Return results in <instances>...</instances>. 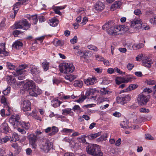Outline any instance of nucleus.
<instances>
[{
    "label": "nucleus",
    "mask_w": 156,
    "mask_h": 156,
    "mask_svg": "<svg viewBox=\"0 0 156 156\" xmlns=\"http://www.w3.org/2000/svg\"><path fill=\"white\" fill-rule=\"evenodd\" d=\"M104 30H106L108 33L112 35L116 36L121 34L127 30L123 26H117L114 27L111 23H106L102 26Z\"/></svg>",
    "instance_id": "nucleus-1"
},
{
    "label": "nucleus",
    "mask_w": 156,
    "mask_h": 156,
    "mask_svg": "<svg viewBox=\"0 0 156 156\" xmlns=\"http://www.w3.org/2000/svg\"><path fill=\"white\" fill-rule=\"evenodd\" d=\"M42 132L38 129L35 132V134L31 133L27 136V138L29 141V145L33 149L35 150L37 147V141L40 139L39 136Z\"/></svg>",
    "instance_id": "nucleus-2"
},
{
    "label": "nucleus",
    "mask_w": 156,
    "mask_h": 156,
    "mask_svg": "<svg viewBox=\"0 0 156 156\" xmlns=\"http://www.w3.org/2000/svg\"><path fill=\"white\" fill-rule=\"evenodd\" d=\"M86 151L88 154L94 156H102L103 155L100 147L96 144H89L86 147Z\"/></svg>",
    "instance_id": "nucleus-3"
},
{
    "label": "nucleus",
    "mask_w": 156,
    "mask_h": 156,
    "mask_svg": "<svg viewBox=\"0 0 156 156\" xmlns=\"http://www.w3.org/2000/svg\"><path fill=\"white\" fill-rule=\"evenodd\" d=\"M59 69L61 72L67 74L73 72L75 68L72 64L63 63L60 65Z\"/></svg>",
    "instance_id": "nucleus-4"
},
{
    "label": "nucleus",
    "mask_w": 156,
    "mask_h": 156,
    "mask_svg": "<svg viewBox=\"0 0 156 156\" xmlns=\"http://www.w3.org/2000/svg\"><path fill=\"white\" fill-rule=\"evenodd\" d=\"M40 149L46 153H47L52 148L53 144L45 138L41 140L39 142Z\"/></svg>",
    "instance_id": "nucleus-5"
},
{
    "label": "nucleus",
    "mask_w": 156,
    "mask_h": 156,
    "mask_svg": "<svg viewBox=\"0 0 156 156\" xmlns=\"http://www.w3.org/2000/svg\"><path fill=\"white\" fill-rule=\"evenodd\" d=\"M27 66L26 64L20 65L18 69H16V73L14 74L15 76H17L19 80H22L25 78L26 70L25 69Z\"/></svg>",
    "instance_id": "nucleus-6"
},
{
    "label": "nucleus",
    "mask_w": 156,
    "mask_h": 156,
    "mask_svg": "<svg viewBox=\"0 0 156 156\" xmlns=\"http://www.w3.org/2000/svg\"><path fill=\"white\" fill-rule=\"evenodd\" d=\"M14 25L16 29H20L25 30L29 29L30 26V24L25 19L16 22Z\"/></svg>",
    "instance_id": "nucleus-7"
},
{
    "label": "nucleus",
    "mask_w": 156,
    "mask_h": 156,
    "mask_svg": "<svg viewBox=\"0 0 156 156\" xmlns=\"http://www.w3.org/2000/svg\"><path fill=\"white\" fill-rule=\"evenodd\" d=\"M7 80L9 84L15 89H18L22 85H23L24 83L23 81L16 82L15 78L11 75L8 77Z\"/></svg>",
    "instance_id": "nucleus-8"
},
{
    "label": "nucleus",
    "mask_w": 156,
    "mask_h": 156,
    "mask_svg": "<svg viewBox=\"0 0 156 156\" xmlns=\"http://www.w3.org/2000/svg\"><path fill=\"white\" fill-rule=\"evenodd\" d=\"M149 100V96L146 95L144 93H140L139 94L137 99L138 104L141 105H146Z\"/></svg>",
    "instance_id": "nucleus-9"
},
{
    "label": "nucleus",
    "mask_w": 156,
    "mask_h": 156,
    "mask_svg": "<svg viewBox=\"0 0 156 156\" xmlns=\"http://www.w3.org/2000/svg\"><path fill=\"white\" fill-rule=\"evenodd\" d=\"M142 23L140 19H135L130 22V26L132 28L137 31L141 28Z\"/></svg>",
    "instance_id": "nucleus-10"
},
{
    "label": "nucleus",
    "mask_w": 156,
    "mask_h": 156,
    "mask_svg": "<svg viewBox=\"0 0 156 156\" xmlns=\"http://www.w3.org/2000/svg\"><path fill=\"white\" fill-rule=\"evenodd\" d=\"M20 118V116L18 115H12L10 118L9 120V122L12 124L13 127L14 128L16 127Z\"/></svg>",
    "instance_id": "nucleus-11"
},
{
    "label": "nucleus",
    "mask_w": 156,
    "mask_h": 156,
    "mask_svg": "<svg viewBox=\"0 0 156 156\" xmlns=\"http://www.w3.org/2000/svg\"><path fill=\"white\" fill-rule=\"evenodd\" d=\"M131 99L130 96L129 95H124L121 97H117V100L118 102L121 104H124L128 102Z\"/></svg>",
    "instance_id": "nucleus-12"
},
{
    "label": "nucleus",
    "mask_w": 156,
    "mask_h": 156,
    "mask_svg": "<svg viewBox=\"0 0 156 156\" xmlns=\"http://www.w3.org/2000/svg\"><path fill=\"white\" fill-rule=\"evenodd\" d=\"M153 63V61L149 57L145 56L142 60V64L144 66L149 68Z\"/></svg>",
    "instance_id": "nucleus-13"
},
{
    "label": "nucleus",
    "mask_w": 156,
    "mask_h": 156,
    "mask_svg": "<svg viewBox=\"0 0 156 156\" xmlns=\"http://www.w3.org/2000/svg\"><path fill=\"white\" fill-rule=\"evenodd\" d=\"M85 84L87 86H90L94 85L97 82L96 78L95 76L89 77L84 80Z\"/></svg>",
    "instance_id": "nucleus-14"
},
{
    "label": "nucleus",
    "mask_w": 156,
    "mask_h": 156,
    "mask_svg": "<svg viewBox=\"0 0 156 156\" xmlns=\"http://www.w3.org/2000/svg\"><path fill=\"white\" fill-rule=\"evenodd\" d=\"M105 8L104 4L101 2H98L95 5L93 10L94 9L97 12H101L104 10Z\"/></svg>",
    "instance_id": "nucleus-15"
},
{
    "label": "nucleus",
    "mask_w": 156,
    "mask_h": 156,
    "mask_svg": "<svg viewBox=\"0 0 156 156\" xmlns=\"http://www.w3.org/2000/svg\"><path fill=\"white\" fill-rule=\"evenodd\" d=\"M131 78L124 77H118L115 79V82L117 84H120L123 83H128L130 81Z\"/></svg>",
    "instance_id": "nucleus-16"
},
{
    "label": "nucleus",
    "mask_w": 156,
    "mask_h": 156,
    "mask_svg": "<svg viewBox=\"0 0 156 156\" xmlns=\"http://www.w3.org/2000/svg\"><path fill=\"white\" fill-rule=\"evenodd\" d=\"M22 107L24 112L29 111L31 109L30 103L28 100H24L23 101Z\"/></svg>",
    "instance_id": "nucleus-17"
},
{
    "label": "nucleus",
    "mask_w": 156,
    "mask_h": 156,
    "mask_svg": "<svg viewBox=\"0 0 156 156\" xmlns=\"http://www.w3.org/2000/svg\"><path fill=\"white\" fill-rule=\"evenodd\" d=\"M21 4V2H17L13 6V10L14 11V14L10 15V17L12 18H14L15 17L17 13L19 6Z\"/></svg>",
    "instance_id": "nucleus-18"
},
{
    "label": "nucleus",
    "mask_w": 156,
    "mask_h": 156,
    "mask_svg": "<svg viewBox=\"0 0 156 156\" xmlns=\"http://www.w3.org/2000/svg\"><path fill=\"white\" fill-rule=\"evenodd\" d=\"M30 68L31 73L34 76L40 73L38 67L35 65H31Z\"/></svg>",
    "instance_id": "nucleus-19"
},
{
    "label": "nucleus",
    "mask_w": 156,
    "mask_h": 156,
    "mask_svg": "<svg viewBox=\"0 0 156 156\" xmlns=\"http://www.w3.org/2000/svg\"><path fill=\"white\" fill-rule=\"evenodd\" d=\"M23 45V44L21 41L19 40H17L12 44V48L13 49L19 50L22 48Z\"/></svg>",
    "instance_id": "nucleus-20"
},
{
    "label": "nucleus",
    "mask_w": 156,
    "mask_h": 156,
    "mask_svg": "<svg viewBox=\"0 0 156 156\" xmlns=\"http://www.w3.org/2000/svg\"><path fill=\"white\" fill-rule=\"evenodd\" d=\"M122 3V2L121 1H117L115 2L111 6V10L112 11H114L115 9L120 8Z\"/></svg>",
    "instance_id": "nucleus-21"
},
{
    "label": "nucleus",
    "mask_w": 156,
    "mask_h": 156,
    "mask_svg": "<svg viewBox=\"0 0 156 156\" xmlns=\"http://www.w3.org/2000/svg\"><path fill=\"white\" fill-rule=\"evenodd\" d=\"M8 55V52L5 50V44L3 43L0 44V55L6 56Z\"/></svg>",
    "instance_id": "nucleus-22"
},
{
    "label": "nucleus",
    "mask_w": 156,
    "mask_h": 156,
    "mask_svg": "<svg viewBox=\"0 0 156 156\" xmlns=\"http://www.w3.org/2000/svg\"><path fill=\"white\" fill-rule=\"evenodd\" d=\"M1 127L2 131L5 133H8L10 130L8 124L5 122L2 124Z\"/></svg>",
    "instance_id": "nucleus-23"
},
{
    "label": "nucleus",
    "mask_w": 156,
    "mask_h": 156,
    "mask_svg": "<svg viewBox=\"0 0 156 156\" xmlns=\"http://www.w3.org/2000/svg\"><path fill=\"white\" fill-rule=\"evenodd\" d=\"M20 126L26 130H28L30 127V123L29 122H26L24 121H21L20 123Z\"/></svg>",
    "instance_id": "nucleus-24"
},
{
    "label": "nucleus",
    "mask_w": 156,
    "mask_h": 156,
    "mask_svg": "<svg viewBox=\"0 0 156 156\" xmlns=\"http://www.w3.org/2000/svg\"><path fill=\"white\" fill-rule=\"evenodd\" d=\"M48 22L51 26L53 27L56 26L58 23V20L55 18L49 20Z\"/></svg>",
    "instance_id": "nucleus-25"
},
{
    "label": "nucleus",
    "mask_w": 156,
    "mask_h": 156,
    "mask_svg": "<svg viewBox=\"0 0 156 156\" xmlns=\"http://www.w3.org/2000/svg\"><path fill=\"white\" fill-rule=\"evenodd\" d=\"M27 17L29 20L33 22L34 24H36L38 21V19L36 15L31 16L28 15L27 16Z\"/></svg>",
    "instance_id": "nucleus-26"
},
{
    "label": "nucleus",
    "mask_w": 156,
    "mask_h": 156,
    "mask_svg": "<svg viewBox=\"0 0 156 156\" xmlns=\"http://www.w3.org/2000/svg\"><path fill=\"white\" fill-rule=\"evenodd\" d=\"M35 85L34 82L32 80L27 82L25 84V86L27 87L28 90H29L34 87Z\"/></svg>",
    "instance_id": "nucleus-27"
},
{
    "label": "nucleus",
    "mask_w": 156,
    "mask_h": 156,
    "mask_svg": "<svg viewBox=\"0 0 156 156\" xmlns=\"http://www.w3.org/2000/svg\"><path fill=\"white\" fill-rule=\"evenodd\" d=\"M12 147L14 148L16 151V153H19L21 150V147L19 146L16 143H13L11 144Z\"/></svg>",
    "instance_id": "nucleus-28"
},
{
    "label": "nucleus",
    "mask_w": 156,
    "mask_h": 156,
    "mask_svg": "<svg viewBox=\"0 0 156 156\" xmlns=\"http://www.w3.org/2000/svg\"><path fill=\"white\" fill-rule=\"evenodd\" d=\"M61 102L57 99H54L51 101V104L52 106L56 108L60 106Z\"/></svg>",
    "instance_id": "nucleus-29"
},
{
    "label": "nucleus",
    "mask_w": 156,
    "mask_h": 156,
    "mask_svg": "<svg viewBox=\"0 0 156 156\" xmlns=\"http://www.w3.org/2000/svg\"><path fill=\"white\" fill-rule=\"evenodd\" d=\"M138 86V85L136 84H131L124 91L125 92H128L131 90L136 89Z\"/></svg>",
    "instance_id": "nucleus-30"
},
{
    "label": "nucleus",
    "mask_w": 156,
    "mask_h": 156,
    "mask_svg": "<svg viewBox=\"0 0 156 156\" xmlns=\"http://www.w3.org/2000/svg\"><path fill=\"white\" fill-rule=\"evenodd\" d=\"M77 77L76 75H73L72 74L66 75L65 76V79L69 80L70 82H72Z\"/></svg>",
    "instance_id": "nucleus-31"
},
{
    "label": "nucleus",
    "mask_w": 156,
    "mask_h": 156,
    "mask_svg": "<svg viewBox=\"0 0 156 156\" xmlns=\"http://www.w3.org/2000/svg\"><path fill=\"white\" fill-rule=\"evenodd\" d=\"M72 109L71 108H67L62 110V114L63 115H71L73 114V112L71 111Z\"/></svg>",
    "instance_id": "nucleus-32"
},
{
    "label": "nucleus",
    "mask_w": 156,
    "mask_h": 156,
    "mask_svg": "<svg viewBox=\"0 0 156 156\" xmlns=\"http://www.w3.org/2000/svg\"><path fill=\"white\" fill-rule=\"evenodd\" d=\"M144 46V44L141 43H139L138 44H135L133 45L132 48L133 50H137L143 48Z\"/></svg>",
    "instance_id": "nucleus-33"
},
{
    "label": "nucleus",
    "mask_w": 156,
    "mask_h": 156,
    "mask_svg": "<svg viewBox=\"0 0 156 156\" xmlns=\"http://www.w3.org/2000/svg\"><path fill=\"white\" fill-rule=\"evenodd\" d=\"M73 131V129L67 128H63L61 131L62 133L64 135L70 134Z\"/></svg>",
    "instance_id": "nucleus-34"
},
{
    "label": "nucleus",
    "mask_w": 156,
    "mask_h": 156,
    "mask_svg": "<svg viewBox=\"0 0 156 156\" xmlns=\"http://www.w3.org/2000/svg\"><path fill=\"white\" fill-rule=\"evenodd\" d=\"M83 85V82L81 80H76L74 81V86L75 87H81Z\"/></svg>",
    "instance_id": "nucleus-35"
},
{
    "label": "nucleus",
    "mask_w": 156,
    "mask_h": 156,
    "mask_svg": "<svg viewBox=\"0 0 156 156\" xmlns=\"http://www.w3.org/2000/svg\"><path fill=\"white\" fill-rule=\"evenodd\" d=\"M101 135L100 132H98L94 134H92L88 135L87 136L90 139H93Z\"/></svg>",
    "instance_id": "nucleus-36"
},
{
    "label": "nucleus",
    "mask_w": 156,
    "mask_h": 156,
    "mask_svg": "<svg viewBox=\"0 0 156 156\" xmlns=\"http://www.w3.org/2000/svg\"><path fill=\"white\" fill-rule=\"evenodd\" d=\"M42 66L44 71H47L49 67V63L46 61H44L42 64Z\"/></svg>",
    "instance_id": "nucleus-37"
},
{
    "label": "nucleus",
    "mask_w": 156,
    "mask_h": 156,
    "mask_svg": "<svg viewBox=\"0 0 156 156\" xmlns=\"http://www.w3.org/2000/svg\"><path fill=\"white\" fill-rule=\"evenodd\" d=\"M11 138L9 136H6L2 138H0V143L1 144L6 143L10 140Z\"/></svg>",
    "instance_id": "nucleus-38"
},
{
    "label": "nucleus",
    "mask_w": 156,
    "mask_h": 156,
    "mask_svg": "<svg viewBox=\"0 0 156 156\" xmlns=\"http://www.w3.org/2000/svg\"><path fill=\"white\" fill-rule=\"evenodd\" d=\"M19 136L16 133H14L12 134V138L11 140V142H16L18 140Z\"/></svg>",
    "instance_id": "nucleus-39"
},
{
    "label": "nucleus",
    "mask_w": 156,
    "mask_h": 156,
    "mask_svg": "<svg viewBox=\"0 0 156 156\" xmlns=\"http://www.w3.org/2000/svg\"><path fill=\"white\" fill-rule=\"evenodd\" d=\"M145 83L147 85H153L156 83V81L154 80L149 79L146 80Z\"/></svg>",
    "instance_id": "nucleus-40"
},
{
    "label": "nucleus",
    "mask_w": 156,
    "mask_h": 156,
    "mask_svg": "<svg viewBox=\"0 0 156 156\" xmlns=\"http://www.w3.org/2000/svg\"><path fill=\"white\" fill-rule=\"evenodd\" d=\"M51 130L52 132L49 134L50 136L54 135L58 131V129L57 127L53 126L52 127Z\"/></svg>",
    "instance_id": "nucleus-41"
},
{
    "label": "nucleus",
    "mask_w": 156,
    "mask_h": 156,
    "mask_svg": "<svg viewBox=\"0 0 156 156\" xmlns=\"http://www.w3.org/2000/svg\"><path fill=\"white\" fill-rule=\"evenodd\" d=\"M33 88L34 89L35 92L36 93V97H37L38 95L42 93V90L38 87L35 85L34 87Z\"/></svg>",
    "instance_id": "nucleus-42"
},
{
    "label": "nucleus",
    "mask_w": 156,
    "mask_h": 156,
    "mask_svg": "<svg viewBox=\"0 0 156 156\" xmlns=\"http://www.w3.org/2000/svg\"><path fill=\"white\" fill-rule=\"evenodd\" d=\"M6 66L8 69L10 70H15L16 68V67L15 65L9 62L6 63Z\"/></svg>",
    "instance_id": "nucleus-43"
},
{
    "label": "nucleus",
    "mask_w": 156,
    "mask_h": 156,
    "mask_svg": "<svg viewBox=\"0 0 156 156\" xmlns=\"http://www.w3.org/2000/svg\"><path fill=\"white\" fill-rule=\"evenodd\" d=\"M54 44L56 46H62L63 45L64 43L62 41H61L60 40H57L55 41Z\"/></svg>",
    "instance_id": "nucleus-44"
},
{
    "label": "nucleus",
    "mask_w": 156,
    "mask_h": 156,
    "mask_svg": "<svg viewBox=\"0 0 156 156\" xmlns=\"http://www.w3.org/2000/svg\"><path fill=\"white\" fill-rule=\"evenodd\" d=\"M98 100L100 103L104 101H109L108 98H104L103 97H98Z\"/></svg>",
    "instance_id": "nucleus-45"
},
{
    "label": "nucleus",
    "mask_w": 156,
    "mask_h": 156,
    "mask_svg": "<svg viewBox=\"0 0 156 156\" xmlns=\"http://www.w3.org/2000/svg\"><path fill=\"white\" fill-rule=\"evenodd\" d=\"M86 98V97L84 95L81 96L78 99L76 100L75 101L79 103H82Z\"/></svg>",
    "instance_id": "nucleus-46"
},
{
    "label": "nucleus",
    "mask_w": 156,
    "mask_h": 156,
    "mask_svg": "<svg viewBox=\"0 0 156 156\" xmlns=\"http://www.w3.org/2000/svg\"><path fill=\"white\" fill-rule=\"evenodd\" d=\"M87 48L88 49L93 50L95 51H98V49L97 48L93 45H89L87 46Z\"/></svg>",
    "instance_id": "nucleus-47"
},
{
    "label": "nucleus",
    "mask_w": 156,
    "mask_h": 156,
    "mask_svg": "<svg viewBox=\"0 0 156 156\" xmlns=\"http://www.w3.org/2000/svg\"><path fill=\"white\" fill-rule=\"evenodd\" d=\"M139 111L140 112L147 113L150 112L149 110L144 108H142L140 109Z\"/></svg>",
    "instance_id": "nucleus-48"
},
{
    "label": "nucleus",
    "mask_w": 156,
    "mask_h": 156,
    "mask_svg": "<svg viewBox=\"0 0 156 156\" xmlns=\"http://www.w3.org/2000/svg\"><path fill=\"white\" fill-rule=\"evenodd\" d=\"M28 92H29L30 95L32 96L36 97V94H35L36 93L35 92L34 89V88H32L30 90H29Z\"/></svg>",
    "instance_id": "nucleus-49"
},
{
    "label": "nucleus",
    "mask_w": 156,
    "mask_h": 156,
    "mask_svg": "<svg viewBox=\"0 0 156 156\" xmlns=\"http://www.w3.org/2000/svg\"><path fill=\"white\" fill-rule=\"evenodd\" d=\"M10 90L11 87H8L6 89L3 91V93L4 95H7L10 93Z\"/></svg>",
    "instance_id": "nucleus-50"
},
{
    "label": "nucleus",
    "mask_w": 156,
    "mask_h": 156,
    "mask_svg": "<svg viewBox=\"0 0 156 156\" xmlns=\"http://www.w3.org/2000/svg\"><path fill=\"white\" fill-rule=\"evenodd\" d=\"M152 92V90L149 88H146L144 89L142 93H144V94L145 93L149 94L151 93Z\"/></svg>",
    "instance_id": "nucleus-51"
},
{
    "label": "nucleus",
    "mask_w": 156,
    "mask_h": 156,
    "mask_svg": "<svg viewBox=\"0 0 156 156\" xmlns=\"http://www.w3.org/2000/svg\"><path fill=\"white\" fill-rule=\"evenodd\" d=\"M77 55H80V56H83L84 55V53L82 50L79 49L77 51L75 52Z\"/></svg>",
    "instance_id": "nucleus-52"
},
{
    "label": "nucleus",
    "mask_w": 156,
    "mask_h": 156,
    "mask_svg": "<svg viewBox=\"0 0 156 156\" xmlns=\"http://www.w3.org/2000/svg\"><path fill=\"white\" fill-rule=\"evenodd\" d=\"M77 41V37L76 36H75L74 37L70 40V41L72 44H74L76 43Z\"/></svg>",
    "instance_id": "nucleus-53"
},
{
    "label": "nucleus",
    "mask_w": 156,
    "mask_h": 156,
    "mask_svg": "<svg viewBox=\"0 0 156 156\" xmlns=\"http://www.w3.org/2000/svg\"><path fill=\"white\" fill-rule=\"evenodd\" d=\"M7 99L4 96H3L2 97L1 99V102L3 104L5 105H7L6 102Z\"/></svg>",
    "instance_id": "nucleus-54"
},
{
    "label": "nucleus",
    "mask_w": 156,
    "mask_h": 156,
    "mask_svg": "<svg viewBox=\"0 0 156 156\" xmlns=\"http://www.w3.org/2000/svg\"><path fill=\"white\" fill-rule=\"evenodd\" d=\"M22 33V32H21L20 31L16 30H14L13 31V34L15 37H16L19 35L21 34Z\"/></svg>",
    "instance_id": "nucleus-55"
},
{
    "label": "nucleus",
    "mask_w": 156,
    "mask_h": 156,
    "mask_svg": "<svg viewBox=\"0 0 156 156\" xmlns=\"http://www.w3.org/2000/svg\"><path fill=\"white\" fill-rule=\"evenodd\" d=\"M150 22L153 24H156V17H153L150 20Z\"/></svg>",
    "instance_id": "nucleus-56"
},
{
    "label": "nucleus",
    "mask_w": 156,
    "mask_h": 156,
    "mask_svg": "<svg viewBox=\"0 0 156 156\" xmlns=\"http://www.w3.org/2000/svg\"><path fill=\"white\" fill-rule=\"evenodd\" d=\"M5 108L7 110L8 112H9V113L7 114L8 115H9L10 114L11 112L12 111V109L9 106L8 104H7L5 106Z\"/></svg>",
    "instance_id": "nucleus-57"
},
{
    "label": "nucleus",
    "mask_w": 156,
    "mask_h": 156,
    "mask_svg": "<svg viewBox=\"0 0 156 156\" xmlns=\"http://www.w3.org/2000/svg\"><path fill=\"white\" fill-rule=\"evenodd\" d=\"M86 136L85 135H83L81 136L80 138V141L83 143H85L86 141L85 137Z\"/></svg>",
    "instance_id": "nucleus-58"
},
{
    "label": "nucleus",
    "mask_w": 156,
    "mask_h": 156,
    "mask_svg": "<svg viewBox=\"0 0 156 156\" xmlns=\"http://www.w3.org/2000/svg\"><path fill=\"white\" fill-rule=\"evenodd\" d=\"M121 127L123 128H126L127 127V125L126 122H123L120 124Z\"/></svg>",
    "instance_id": "nucleus-59"
},
{
    "label": "nucleus",
    "mask_w": 156,
    "mask_h": 156,
    "mask_svg": "<svg viewBox=\"0 0 156 156\" xmlns=\"http://www.w3.org/2000/svg\"><path fill=\"white\" fill-rule=\"evenodd\" d=\"M95 57L96 60L98 61H102L104 60V58L102 57L99 55H96Z\"/></svg>",
    "instance_id": "nucleus-60"
},
{
    "label": "nucleus",
    "mask_w": 156,
    "mask_h": 156,
    "mask_svg": "<svg viewBox=\"0 0 156 156\" xmlns=\"http://www.w3.org/2000/svg\"><path fill=\"white\" fill-rule=\"evenodd\" d=\"M73 109L74 110V111H81V108L80 107V106L78 105H75L73 107Z\"/></svg>",
    "instance_id": "nucleus-61"
},
{
    "label": "nucleus",
    "mask_w": 156,
    "mask_h": 156,
    "mask_svg": "<svg viewBox=\"0 0 156 156\" xmlns=\"http://www.w3.org/2000/svg\"><path fill=\"white\" fill-rule=\"evenodd\" d=\"M113 115L114 116L117 117H120L121 116V114L118 112H115L113 113Z\"/></svg>",
    "instance_id": "nucleus-62"
},
{
    "label": "nucleus",
    "mask_w": 156,
    "mask_h": 156,
    "mask_svg": "<svg viewBox=\"0 0 156 156\" xmlns=\"http://www.w3.org/2000/svg\"><path fill=\"white\" fill-rule=\"evenodd\" d=\"M0 114L1 116L3 117H5V116H8L9 115H8L7 114H5V110L4 109H2L0 111Z\"/></svg>",
    "instance_id": "nucleus-63"
},
{
    "label": "nucleus",
    "mask_w": 156,
    "mask_h": 156,
    "mask_svg": "<svg viewBox=\"0 0 156 156\" xmlns=\"http://www.w3.org/2000/svg\"><path fill=\"white\" fill-rule=\"evenodd\" d=\"M32 150L30 148H27L26 150V153L27 154L30 155L31 154Z\"/></svg>",
    "instance_id": "nucleus-64"
}]
</instances>
